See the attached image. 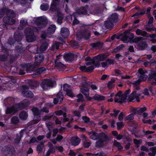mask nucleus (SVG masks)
Instances as JSON below:
<instances>
[{
	"instance_id": "1",
	"label": "nucleus",
	"mask_w": 156,
	"mask_h": 156,
	"mask_svg": "<svg viewBox=\"0 0 156 156\" xmlns=\"http://www.w3.org/2000/svg\"><path fill=\"white\" fill-rule=\"evenodd\" d=\"M105 54L99 55L93 58L90 62H88L86 63L87 72H90L94 68L99 67L100 66L99 62L105 60L107 58Z\"/></svg>"
},
{
	"instance_id": "2",
	"label": "nucleus",
	"mask_w": 156,
	"mask_h": 156,
	"mask_svg": "<svg viewBox=\"0 0 156 156\" xmlns=\"http://www.w3.org/2000/svg\"><path fill=\"white\" fill-rule=\"evenodd\" d=\"M37 30L36 28L33 27L26 28L25 29V33L26 36V40L27 42H32L36 39V37L34 34V32Z\"/></svg>"
},
{
	"instance_id": "3",
	"label": "nucleus",
	"mask_w": 156,
	"mask_h": 156,
	"mask_svg": "<svg viewBox=\"0 0 156 156\" xmlns=\"http://www.w3.org/2000/svg\"><path fill=\"white\" fill-rule=\"evenodd\" d=\"M121 40L125 43H128L134 37V34L130 32V30H127L123 34L120 35Z\"/></svg>"
},
{
	"instance_id": "4",
	"label": "nucleus",
	"mask_w": 156,
	"mask_h": 156,
	"mask_svg": "<svg viewBox=\"0 0 156 156\" xmlns=\"http://www.w3.org/2000/svg\"><path fill=\"white\" fill-rule=\"evenodd\" d=\"M41 86L43 90L48 89L53 86L52 81L49 79H44L41 83Z\"/></svg>"
},
{
	"instance_id": "5",
	"label": "nucleus",
	"mask_w": 156,
	"mask_h": 156,
	"mask_svg": "<svg viewBox=\"0 0 156 156\" xmlns=\"http://www.w3.org/2000/svg\"><path fill=\"white\" fill-rule=\"evenodd\" d=\"M5 13H6V16L13 18L15 16V14L12 10L5 8L0 11V18L2 17Z\"/></svg>"
},
{
	"instance_id": "6",
	"label": "nucleus",
	"mask_w": 156,
	"mask_h": 156,
	"mask_svg": "<svg viewBox=\"0 0 156 156\" xmlns=\"http://www.w3.org/2000/svg\"><path fill=\"white\" fill-rule=\"evenodd\" d=\"M114 100L115 102L122 103L126 102V99L125 96L122 94V92L120 91L115 95Z\"/></svg>"
},
{
	"instance_id": "7",
	"label": "nucleus",
	"mask_w": 156,
	"mask_h": 156,
	"mask_svg": "<svg viewBox=\"0 0 156 156\" xmlns=\"http://www.w3.org/2000/svg\"><path fill=\"white\" fill-rule=\"evenodd\" d=\"M147 72V71L144 70L143 69H139L137 73V75L139 78V79L143 81L146 80L147 78V76L146 74Z\"/></svg>"
},
{
	"instance_id": "8",
	"label": "nucleus",
	"mask_w": 156,
	"mask_h": 156,
	"mask_svg": "<svg viewBox=\"0 0 156 156\" xmlns=\"http://www.w3.org/2000/svg\"><path fill=\"white\" fill-rule=\"evenodd\" d=\"M147 110L146 107H144L143 108L140 107L138 108H132L131 109V112L133 113L134 114H138L141 115L144 112Z\"/></svg>"
},
{
	"instance_id": "9",
	"label": "nucleus",
	"mask_w": 156,
	"mask_h": 156,
	"mask_svg": "<svg viewBox=\"0 0 156 156\" xmlns=\"http://www.w3.org/2000/svg\"><path fill=\"white\" fill-rule=\"evenodd\" d=\"M37 25L40 26V28L44 27L47 24V20L46 19L42 17L37 18L35 21Z\"/></svg>"
},
{
	"instance_id": "10",
	"label": "nucleus",
	"mask_w": 156,
	"mask_h": 156,
	"mask_svg": "<svg viewBox=\"0 0 156 156\" xmlns=\"http://www.w3.org/2000/svg\"><path fill=\"white\" fill-rule=\"evenodd\" d=\"M148 80L152 85H156V72L152 71L149 75Z\"/></svg>"
},
{
	"instance_id": "11",
	"label": "nucleus",
	"mask_w": 156,
	"mask_h": 156,
	"mask_svg": "<svg viewBox=\"0 0 156 156\" xmlns=\"http://www.w3.org/2000/svg\"><path fill=\"white\" fill-rule=\"evenodd\" d=\"M59 56H56L57 58L55 60V66L56 68L60 71H62L66 68V66L65 65L59 62V59L60 58H58Z\"/></svg>"
},
{
	"instance_id": "12",
	"label": "nucleus",
	"mask_w": 156,
	"mask_h": 156,
	"mask_svg": "<svg viewBox=\"0 0 156 156\" xmlns=\"http://www.w3.org/2000/svg\"><path fill=\"white\" fill-rule=\"evenodd\" d=\"M140 95L141 94H138L136 93V91H134L131 94L127 100H129V101H132L136 99L137 101L139 102L140 101L139 97Z\"/></svg>"
},
{
	"instance_id": "13",
	"label": "nucleus",
	"mask_w": 156,
	"mask_h": 156,
	"mask_svg": "<svg viewBox=\"0 0 156 156\" xmlns=\"http://www.w3.org/2000/svg\"><path fill=\"white\" fill-rule=\"evenodd\" d=\"M31 66L30 64H25L22 66L21 69H20L19 72V73L20 75H24L25 74V73L23 71L25 70L27 72L31 70Z\"/></svg>"
},
{
	"instance_id": "14",
	"label": "nucleus",
	"mask_w": 156,
	"mask_h": 156,
	"mask_svg": "<svg viewBox=\"0 0 156 156\" xmlns=\"http://www.w3.org/2000/svg\"><path fill=\"white\" fill-rule=\"evenodd\" d=\"M87 133L90 139L93 140H96L98 139L99 133L94 131H91L88 132Z\"/></svg>"
},
{
	"instance_id": "15",
	"label": "nucleus",
	"mask_w": 156,
	"mask_h": 156,
	"mask_svg": "<svg viewBox=\"0 0 156 156\" xmlns=\"http://www.w3.org/2000/svg\"><path fill=\"white\" fill-rule=\"evenodd\" d=\"M143 81L139 79L133 82H130L129 84L130 86H133V87L136 90H139L140 89V84L141 82Z\"/></svg>"
},
{
	"instance_id": "16",
	"label": "nucleus",
	"mask_w": 156,
	"mask_h": 156,
	"mask_svg": "<svg viewBox=\"0 0 156 156\" xmlns=\"http://www.w3.org/2000/svg\"><path fill=\"white\" fill-rule=\"evenodd\" d=\"M3 21L5 23L9 25H12L15 22L14 20L12 19V18L10 17L9 16L4 17L3 18Z\"/></svg>"
},
{
	"instance_id": "17",
	"label": "nucleus",
	"mask_w": 156,
	"mask_h": 156,
	"mask_svg": "<svg viewBox=\"0 0 156 156\" xmlns=\"http://www.w3.org/2000/svg\"><path fill=\"white\" fill-rule=\"evenodd\" d=\"M83 87L85 89L86 88V89H88V87L90 86L93 90H96L97 89V87L94 84H90V82H87L86 80H84V81L83 82Z\"/></svg>"
},
{
	"instance_id": "18",
	"label": "nucleus",
	"mask_w": 156,
	"mask_h": 156,
	"mask_svg": "<svg viewBox=\"0 0 156 156\" xmlns=\"http://www.w3.org/2000/svg\"><path fill=\"white\" fill-rule=\"evenodd\" d=\"M70 142L72 145L74 146L78 145L80 142V140L77 136H73L70 139Z\"/></svg>"
},
{
	"instance_id": "19",
	"label": "nucleus",
	"mask_w": 156,
	"mask_h": 156,
	"mask_svg": "<svg viewBox=\"0 0 156 156\" xmlns=\"http://www.w3.org/2000/svg\"><path fill=\"white\" fill-rule=\"evenodd\" d=\"M103 10V7L100 6H97L94 8L93 11L91 12V13L94 15H97L101 13Z\"/></svg>"
},
{
	"instance_id": "20",
	"label": "nucleus",
	"mask_w": 156,
	"mask_h": 156,
	"mask_svg": "<svg viewBox=\"0 0 156 156\" xmlns=\"http://www.w3.org/2000/svg\"><path fill=\"white\" fill-rule=\"evenodd\" d=\"M63 99V96L62 93H58L57 95L56 98L54 99V102L56 104L58 103H60L62 101Z\"/></svg>"
},
{
	"instance_id": "21",
	"label": "nucleus",
	"mask_w": 156,
	"mask_h": 156,
	"mask_svg": "<svg viewBox=\"0 0 156 156\" xmlns=\"http://www.w3.org/2000/svg\"><path fill=\"white\" fill-rule=\"evenodd\" d=\"M63 99V96L62 93H58L57 95L56 98L54 99V102L56 104L58 103H60L62 101Z\"/></svg>"
},
{
	"instance_id": "22",
	"label": "nucleus",
	"mask_w": 156,
	"mask_h": 156,
	"mask_svg": "<svg viewBox=\"0 0 156 156\" xmlns=\"http://www.w3.org/2000/svg\"><path fill=\"white\" fill-rule=\"evenodd\" d=\"M44 56L43 54H38L35 57V61L37 65H38L42 62L44 59Z\"/></svg>"
},
{
	"instance_id": "23",
	"label": "nucleus",
	"mask_w": 156,
	"mask_h": 156,
	"mask_svg": "<svg viewBox=\"0 0 156 156\" xmlns=\"http://www.w3.org/2000/svg\"><path fill=\"white\" fill-rule=\"evenodd\" d=\"M61 34L63 37L66 38L69 34V30L67 28H63L61 30Z\"/></svg>"
},
{
	"instance_id": "24",
	"label": "nucleus",
	"mask_w": 156,
	"mask_h": 156,
	"mask_svg": "<svg viewBox=\"0 0 156 156\" xmlns=\"http://www.w3.org/2000/svg\"><path fill=\"white\" fill-rule=\"evenodd\" d=\"M147 44L146 41H141L138 44V48L141 50H144L147 47Z\"/></svg>"
},
{
	"instance_id": "25",
	"label": "nucleus",
	"mask_w": 156,
	"mask_h": 156,
	"mask_svg": "<svg viewBox=\"0 0 156 156\" xmlns=\"http://www.w3.org/2000/svg\"><path fill=\"white\" fill-rule=\"evenodd\" d=\"M66 60L72 61L74 59V55L72 53H69L65 54L63 56Z\"/></svg>"
},
{
	"instance_id": "26",
	"label": "nucleus",
	"mask_w": 156,
	"mask_h": 156,
	"mask_svg": "<svg viewBox=\"0 0 156 156\" xmlns=\"http://www.w3.org/2000/svg\"><path fill=\"white\" fill-rule=\"evenodd\" d=\"M109 20L111 21L113 23L118 21V15L116 13H114L108 18Z\"/></svg>"
},
{
	"instance_id": "27",
	"label": "nucleus",
	"mask_w": 156,
	"mask_h": 156,
	"mask_svg": "<svg viewBox=\"0 0 156 156\" xmlns=\"http://www.w3.org/2000/svg\"><path fill=\"white\" fill-rule=\"evenodd\" d=\"M16 112V108H15L14 105L10 107L7 108L6 110V114H13Z\"/></svg>"
},
{
	"instance_id": "28",
	"label": "nucleus",
	"mask_w": 156,
	"mask_h": 156,
	"mask_svg": "<svg viewBox=\"0 0 156 156\" xmlns=\"http://www.w3.org/2000/svg\"><path fill=\"white\" fill-rule=\"evenodd\" d=\"M81 91L85 96L87 97V100L88 101L91 100L93 98V97H89V89H85L84 88H81Z\"/></svg>"
},
{
	"instance_id": "29",
	"label": "nucleus",
	"mask_w": 156,
	"mask_h": 156,
	"mask_svg": "<svg viewBox=\"0 0 156 156\" xmlns=\"http://www.w3.org/2000/svg\"><path fill=\"white\" fill-rule=\"evenodd\" d=\"M22 94L24 97L27 98H31L34 96L33 93L30 91H22Z\"/></svg>"
},
{
	"instance_id": "30",
	"label": "nucleus",
	"mask_w": 156,
	"mask_h": 156,
	"mask_svg": "<svg viewBox=\"0 0 156 156\" xmlns=\"http://www.w3.org/2000/svg\"><path fill=\"white\" fill-rule=\"evenodd\" d=\"M88 8V7L87 6L83 7L77 11L76 13L79 15H85L86 14H87V9Z\"/></svg>"
},
{
	"instance_id": "31",
	"label": "nucleus",
	"mask_w": 156,
	"mask_h": 156,
	"mask_svg": "<svg viewBox=\"0 0 156 156\" xmlns=\"http://www.w3.org/2000/svg\"><path fill=\"white\" fill-rule=\"evenodd\" d=\"M108 139V137L106 133H99V140L105 141H106Z\"/></svg>"
},
{
	"instance_id": "32",
	"label": "nucleus",
	"mask_w": 156,
	"mask_h": 156,
	"mask_svg": "<svg viewBox=\"0 0 156 156\" xmlns=\"http://www.w3.org/2000/svg\"><path fill=\"white\" fill-rule=\"evenodd\" d=\"M27 25V22L23 20H20V24L18 28L20 30L23 29Z\"/></svg>"
},
{
	"instance_id": "33",
	"label": "nucleus",
	"mask_w": 156,
	"mask_h": 156,
	"mask_svg": "<svg viewBox=\"0 0 156 156\" xmlns=\"http://www.w3.org/2000/svg\"><path fill=\"white\" fill-rule=\"evenodd\" d=\"M136 32L138 35H141L144 37H146V35H147V33L146 31L141 30L139 29L136 30Z\"/></svg>"
},
{
	"instance_id": "34",
	"label": "nucleus",
	"mask_w": 156,
	"mask_h": 156,
	"mask_svg": "<svg viewBox=\"0 0 156 156\" xmlns=\"http://www.w3.org/2000/svg\"><path fill=\"white\" fill-rule=\"evenodd\" d=\"M56 30V27L55 25H50L48 28L47 31L48 33L51 34L54 33Z\"/></svg>"
},
{
	"instance_id": "35",
	"label": "nucleus",
	"mask_w": 156,
	"mask_h": 156,
	"mask_svg": "<svg viewBox=\"0 0 156 156\" xmlns=\"http://www.w3.org/2000/svg\"><path fill=\"white\" fill-rule=\"evenodd\" d=\"M48 45V42H44L42 44L40 48V50L41 52H43L47 49Z\"/></svg>"
},
{
	"instance_id": "36",
	"label": "nucleus",
	"mask_w": 156,
	"mask_h": 156,
	"mask_svg": "<svg viewBox=\"0 0 156 156\" xmlns=\"http://www.w3.org/2000/svg\"><path fill=\"white\" fill-rule=\"evenodd\" d=\"M91 46L94 48L96 47L101 48L103 45V43L100 41H98L95 43H92L90 44Z\"/></svg>"
},
{
	"instance_id": "37",
	"label": "nucleus",
	"mask_w": 156,
	"mask_h": 156,
	"mask_svg": "<svg viewBox=\"0 0 156 156\" xmlns=\"http://www.w3.org/2000/svg\"><path fill=\"white\" fill-rule=\"evenodd\" d=\"M53 3L51 4V9L54 11L55 9V6L59 4V0H53Z\"/></svg>"
},
{
	"instance_id": "38",
	"label": "nucleus",
	"mask_w": 156,
	"mask_h": 156,
	"mask_svg": "<svg viewBox=\"0 0 156 156\" xmlns=\"http://www.w3.org/2000/svg\"><path fill=\"white\" fill-rule=\"evenodd\" d=\"M113 23L111 21L109 20L108 19L105 22V27L107 28L112 27L113 26Z\"/></svg>"
},
{
	"instance_id": "39",
	"label": "nucleus",
	"mask_w": 156,
	"mask_h": 156,
	"mask_svg": "<svg viewBox=\"0 0 156 156\" xmlns=\"http://www.w3.org/2000/svg\"><path fill=\"white\" fill-rule=\"evenodd\" d=\"M93 98L95 100L97 101L103 100L105 99V97L104 96L97 94H95L93 96Z\"/></svg>"
},
{
	"instance_id": "40",
	"label": "nucleus",
	"mask_w": 156,
	"mask_h": 156,
	"mask_svg": "<svg viewBox=\"0 0 156 156\" xmlns=\"http://www.w3.org/2000/svg\"><path fill=\"white\" fill-rule=\"evenodd\" d=\"M45 142H41L38 145L37 147V151L40 152L42 151L43 148L44 147V143Z\"/></svg>"
},
{
	"instance_id": "41",
	"label": "nucleus",
	"mask_w": 156,
	"mask_h": 156,
	"mask_svg": "<svg viewBox=\"0 0 156 156\" xmlns=\"http://www.w3.org/2000/svg\"><path fill=\"white\" fill-rule=\"evenodd\" d=\"M28 115L27 113L24 111L22 112L19 114V117L20 118L23 120H25L27 117Z\"/></svg>"
},
{
	"instance_id": "42",
	"label": "nucleus",
	"mask_w": 156,
	"mask_h": 156,
	"mask_svg": "<svg viewBox=\"0 0 156 156\" xmlns=\"http://www.w3.org/2000/svg\"><path fill=\"white\" fill-rule=\"evenodd\" d=\"M32 111L33 112L34 115H38L41 114V111L39 110L38 108L36 107H34L32 109Z\"/></svg>"
},
{
	"instance_id": "43",
	"label": "nucleus",
	"mask_w": 156,
	"mask_h": 156,
	"mask_svg": "<svg viewBox=\"0 0 156 156\" xmlns=\"http://www.w3.org/2000/svg\"><path fill=\"white\" fill-rule=\"evenodd\" d=\"M59 43L58 42H55L52 45L51 48V50L55 51V49H58L59 48Z\"/></svg>"
},
{
	"instance_id": "44",
	"label": "nucleus",
	"mask_w": 156,
	"mask_h": 156,
	"mask_svg": "<svg viewBox=\"0 0 156 156\" xmlns=\"http://www.w3.org/2000/svg\"><path fill=\"white\" fill-rule=\"evenodd\" d=\"M14 106L16 108V111L17 112L18 110L23 109L24 107V105L23 103H21L16 105Z\"/></svg>"
},
{
	"instance_id": "45",
	"label": "nucleus",
	"mask_w": 156,
	"mask_h": 156,
	"mask_svg": "<svg viewBox=\"0 0 156 156\" xmlns=\"http://www.w3.org/2000/svg\"><path fill=\"white\" fill-rule=\"evenodd\" d=\"M115 81V80L114 79H112L108 83V87L109 89L112 88L114 87V83Z\"/></svg>"
},
{
	"instance_id": "46",
	"label": "nucleus",
	"mask_w": 156,
	"mask_h": 156,
	"mask_svg": "<svg viewBox=\"0 0 156 156\" xmlns=\"http://www.w3.org/2000/svg\"><path fill=\"white\" fill-rule=\"evenodd\" d=\"M113 145L115 147H117L119 150H121L123 148V147L120 143L117 141L116 140H115L114 141Z\"/></svg>"
},
{
	"instance_id": "47",
	"label": "nucleus",
	"mask_w": 156,
	"mask_h": 156,
	"mask_svg": "<svg viewBox=\"0 0 156 156\" xmlns=\"http://www.w3.org/2000/svg\"><path fill=\"white\" fill-rule=\"evenodd\" d=\"M90 31L88 30L83 32L82 34L83 37L86 39H88L90 37Z\"/></svg>"
},
{
	"instance_id": "48",
	"label": "nucleus",
	"mask_w": 156,
	"mask_h": 156,
	"mask_svg": "<svg viewBox=\"0 0 156 156\" xmlns=\"http://www.w3.org/2000/svg\"><path fill=\"white\" fill-rule=\"evenodd\" d=\"M22 137V135L21 133L19 135H17L16 138L15 139L14 143L16 144H18L20 142Z\"/></svg>"
},
{
	"instance_id": "49",
	"label": "nucleus",
	"mask_w": 156,
	"mask_h": 156,
	"mask_svg": "<svg viewBox=\"0 0 156 156\" xmlns=\"http://www.w3.org/2000/svg\"><path fill=\"white\" fill-rule=\"evenodd\" d=\"M58 16L57 22L58 23L61 24L62 23V20L63 18V15L60 13H58Z\"/></svg>"
},
{
	"instance_id": "50",
	"label": "nucleus",
	"mask_w": 156,
	"mask_h": 156,
	"mask_svg": "<svg viewBox=\"0 0 156 156\" xmlns=\"http://www.w3.org/2000/svg\"><path fill=\"white\" fill-rule=\"evenodd\" d=\"M30 49L31 51L34 53H38V48L37 46H32L30 48Z\"/></svg>"
},
{
	"instance_id": "51",
	"label": "nucleus",
	"mask_w": 156,
	"mask_h": 156,
	"mask_svg": "<svg viewBox=\"0 0 156 156\" xmlns=\"http://www.w3.org/2000/svg\"><path fill=\"white\" fill-rule=\"evenodd\" d=\"M55 152V150L54 147L49 148V150L47 152L46 154V156H48L50 155L51 153Z\"/></svg>"
},
{
	"instance_id": "52",
	"label": "nucleus",
	"mask_w": 156,
	"mask_h": 156,
	"mask_svg": "<svg viewBox=\"0 0 156 156\" xmlns=\"http://www.w3.org/2000/svg\"><path fill=\"white\" fill-rule=\"evenodd\" d=\"M48 5L47 4L45 3L43 4L41 6V9L44 11H46L48 9Z\"/></svg>"
},
{
	"instance_id": "53",
	"label": "nucleus",
	"mask_w": 156,
	"mask_h": 156,
	"mask_svg": "<svg viewBox=\"0 0 156 156\" xmlns=\"http://www.w3.org/2000/svg\"><path fill=\"white\" fill-rule=\"evenodd\" d=\"M124 46L122 45H121L117 47L116 48L114 49L112 51V53H116L118 52L120 49L124 47Z\"/></svg>"
},
{
	"instance_id": "54",
	"label": "nucleus",
	"mask_w": 156,
	"mask_h": 156,
	"mask_svg": "<svg viewBox=\"0 0 156 156\" xmlns=\"http://www.w3.org/2000/svg\"><path fill=\"white\" fill-rule=\"evenodd\" d=\"M136 114H134L133 113L127 116H126L125 118V119L126 120H131L133 119H134V115H135Z\"/></svg>"
},
{
	"instance_id": "55",
	"label": "nucleus",
	"mask_w": 156,
	"mask_h": 156,
	"mask_svg": "<svg viewBox=\"0 0 156 156\" xmlns=\"http://www.w3.org/2000/svg\"><path fill=\"white\" fill-rule=\"evenodd\" d=\"M77 97L78 98L77 99V101L78 102L80 101L83 102L84 100L83 96L81 94H80L77 95Z\"/></svg>"
},
{
	"instance_id": "56",
	"label": "nucleus",
	"mask_w": 156,
	"mask_h": 156,
	"mask_svg": "<svg viewBox=\"0 0 156 156\" xmlns=\"http://www.w3.org/2000/svg\"><path fill=\"white\" fill-rule=\"evenodd\" d=\"M146 12V9H144L142 10L140 12H138L135 13L133 16H141L145 14Z\"/></svg>"
},
{
	"instance_id": "57",
	"label": "nucleus",
	"mask_w": 156,
	"mask_h": 156,
	"mask_svg": "<svg viewBox=\"0 0 156 156\" xmlns=\"http://www.w3.org/2000/svg\"><path fill=\"white\" fill-rule=\"evenodd\" d=\"M104 141L99 140L96 142V146L98 147H101L103 146L104 145L103 142Z\"/></svg>"
},
{
	"instance_id": "58",
	"label": "nucleus",
	"mask_w": 156,
	"mask_h": 156,
	"mask_svg": "<svg viewBox=\"0 0 156 156\" xmlns=\"http://www.w3.org/2000/svg\"><path fill=\"white\" fill-rule=\"evenodd\" d=\"M12 122L14 124L17 123L19 122L18 118L16 116H14L11 119Z\"/></svg>"
},
{
	"instance_id": "59",
	"label": "nucleus",
	"mask_w": 156,
	"mask_h": 156,
	"mask_svg": "<svg viewBox=\"0 0 156 156\" xmlns=\"http://www.w3.org/2000/svg\"><path fill=\"white\" fill-rule=\"evenodd\" d=\"M8 58V56L3 55H0V60L2 61H6Z\"/></svg>"
},
{
	"instance_id": "60",
	"label": "nucleus",
	"mask_w": 156,
	"mask_h": 156,
	"mask_svg": "<svg viewBox=\"0 0 156 156\" xmlns=\"http://www.w3.org/2000/svg\"><path fill=\"white\" fill-rule=\"evenodd\" d=\"M14 38L16 41H20L23 38V36L22 35H15Z\"/></svg>"
},
{
	"instance_id": "61",
	"label": "nucleus",
	"mask_w": 156,
	"mask_h": 156,
	"mask_svg": "<svg viewBox=\"0 0 156 156\" xmlns=\"http://www.w3.org/2000/svg\"><path fill=\"white\" fill-rule=\"evenodd\" d=\"M63 90L66 92L71 89L70 86L67 84H65L63 85Z\"/></svg>"
},
{
	"instance_id": "62",
	"label": "nucleus",
	"mask_w": 156,
	"mask_h": 156,
	"mask_svg": "<svg viewBox=\"0 0 156 156\" xmlns=\"http://www.w3.org/2000/svg\"><path fill=\"white\" fill-rule=\"evenodd\" d=\"M145 29L146 31L149 32H152V31L155 30V29L154 27L151 28L147 26H146Z\"/></svg>"
},
{
	"instance_id": "63",
	"label": "nucleus",
	"mask_w": 156,
	"mask_h": 156,
	"mask_svg": "<svg viewBox=\"0 0 156 156\" xmlns=\"http://www.w3.org/2000/svg\"><path fill=\"white\" fill-rule=\"evenodd\" d=\"M113 111V112H114V113L110 114L111 116H114L115 117H116L117 116L118 113L120 112L119 110H116L115 109H114Z\"/></svg>"
},
{
	"instance_id": "64",
	"label": "nucleus",
	"mask_w": 156,
	"mask_h": 156,
	"mask_svg": "<svg viewBox=\"0 0 156 156\" xmlns=\"http://www.w3.org/2000/svg\"><path fill=\"white\" fill-rule=\"evenodd\" d=\"M52 122L50 121L46 123V125L48 129L49 130H50L51 128L52 127Z\"/></svg>"
}]
</instances>
